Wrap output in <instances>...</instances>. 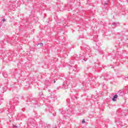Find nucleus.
<instances>
[{
    "label": "nucleus",
    "mask_w": 128,
    "mask_h": 128,
    "mask_svg": "<svg viewBox=\"0 0 128 128\" xmlns=\"http://www.w3.org/2000/svg\"><path fill=\"white\" fill-rule=\"evenodd\" d=\"M3 22H4V20H3Z\"/></svg>",
    "instance_id": "5"
},
{
    "label": "nucleus",
    "mask_w": 128,
    "mask_h": 128,
    "mask_svg": "<svg viewBox=\"0 0 128 128\" xmlns=\"http://www.w3.org/2000/svg\"><path fill=\"white\" fill-rule=\"evenodd\" d=\"M54 82H56V81H54Z\"/></svg>",
    "instance_id": "6"
},
{
    "label": "nucleus",
    "mask_w": 128,
    "mask_h": 128,
    "mask_svg": "<svg viewBox=\"0 0 128 128\" xmlns=\"http://www.w3.org/2000/svg\"><path fill=\"white\" fill-rule=\"evenodd\" d=\"M86 122V121H84V120H83L82 121V124H84Z\"/></svg>",
    "instance_id": "4"
},
{
    "label": "nucleus",
    "mask_w": 128,
    "mask_h": 128,
    "mask_svg": "<svg viewBox=\"0 0 128 128\" xmlns=\"http://www.w3.org/2000/svg\"><path fill=\"white\" fill-rule=\"evenodd\" d=\"M112 101L113 102H116V98H114L112 99Z\"/></svg>",
    "instance_id": "2"
},
{
    "label": "nucleus",
    "mask_w": 128,
    "mask_h": 128,
    "mask_svg": "<svg viewBox=\"0 0 128 128\" xmlns=\"http://www.w3.org/2000/svg\"><path fill=\"white\" fill-rule=\"evenodd\" d=\"M114 98H118V95H115Z\"/></svg>",
    "instance_id": "3"
},
{
    "label": "nucleus",
    "mask_w": 128,
    "mask_h": 128,
    "mask_svg": "<svg viewBox=\"0 0 128 128\" xmlns=\"http://www.w3.org/2000/svg\"><path fill=\"white\" fill-rule=\"evenodd\" d=\"M38 46H44V44L42 43H40L38 44Z\"/></svg>",
    "instance_id": "1"
}]
</instances>
